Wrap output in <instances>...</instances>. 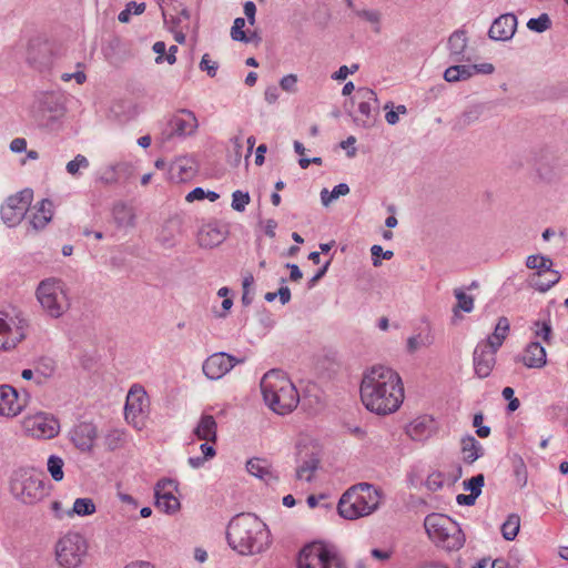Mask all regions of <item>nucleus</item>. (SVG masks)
I'll use <instances>...</instances> for the list:
<instances>
[{"label": "nucleus", "mask_w": 568, "mask_h": 568, "mask_svg": "<svg viewBox=\"0 0 568 568\" xmlns=\"http://www.w3.org/2000/svg\"><path fill=\"white\" fill-rule=\"evenodd\" d=\"M226 538L232 549L243 556L261 554L271 544L267 526L250 513L236 515L230 521Z\"/></svg>", "instance_id": "nucleus-1"}, {"label": "nucleus", "mask_w": 568, "mask_h": 568, "mask_svg": "<svg viewBox=\"0 0 568 568\" xmlns=\"http://www.w3.org/2000/svg\"><path fill=\"white\" fill-rule=\"evenodd\" d=\"M260 386L265 404L274 413L286 415L297 407V389L282 371L271 369L265 373Z\"/></svg>", "instance_id": "nucleus-2"}, {"label": "nucleus", "mask_w": 568, "mask_h": 568, "mask_svg": "<svg viewBox=\"0 0 568 568\" xmlns=\"http://www.w3.org/2000/svg\"><path fill=\"white\" fill-rule=\"evenodd\" d=\"M390 381V369L384 366L373 367L363 377L361 398L366 408L377 415L390 413L387 397V385Z\"/></svg>", "instance_id": "nucleus-3"}, {"label": "nucleus", "mask_w": 568, "mask_h": 568, "mask_svg": "<svg viewBox=\"0 0 568 568\" xmlns=\"http://www.w3.org/2000/svg\"><path fill=\"white\" fill-rule=\"evenodd\" d=\"M378 506V496L372 485L362 483L348 488L341 497L338 514L348 520L372 514Z\"/></svg>", "instance_id": "nucleus-4"}, {"label": "nucleus", "mask_w": 568, "mask_h": 568, "mask_svg": "<svg viewBox=\"0 0 568 568\" xmlns=\"http://www.w3.org/2000/svg\"><path fill=\"white\" fill-rule=\"evenodd\" d=\"M11 490L24 504H36L45 495L44 473L32 467H20L14 470Z\"/></svg>", "instance_id": "nucleus-5"}, {"label": "nucleus", "mask_w": 568, "mask_h": 568, "mask_svg": "<svg viewBox=\"0 0 568 568\" xmlns=\"http://www.w3.org/2000/svg\"><path fill=\"white\" fill-rule=\"evenodd\" d=\"M424 527L429 538L446 550H458L464 546V532L447 516L430 514L426 516Z\"/></svg>", "instance_id": "nucleus-6"}, {"label": "nucleus", "mask_w": 568, "mask_h": 568, "mask_svg": "<svg viewBox=\"0 0 568 568\" xmlns=\"http://www.w3.org/2000/svg\"><path fill=\"white\" fill-rule=\"evenodd\" d=\"M297 568H346V564L334 545L313 541L301 549Z\"/></svg>", "instance_id": "nucleus-7"}, {"label": "nucleus", "mask_w": 568, "mask_h": 568, "mask_svg": "<svg viewBox=\"0 0 568 568\" xmlns=\"http://www.w3.org/2000/svg\"><path fill=\"white\" fill-rule=\"evenodd\" d=\"M36 295L43 311L52 318L61 317L70 306L64 283L58 278L51 277L41 281Z\"/></svg>", "instance_id": "nucleus-8"}, {"label": "nucleus", "mask_w": 568, "mask_h": 568, "mask_svg": "<svg viewBox=\"0 0 568 568\" xmlns=\"http://www.w3.org/2000/svg\"><path fill=\"white\" fill-rule=\"evenodd\" d=\"M87 540L80 534L63 536L55 546L57 560L65 568H77L87 555Z\"/></svg>", "instance_id": "nucleus-9"}, {"label": "nucleus", "mask_w": 568, "mask_h": 568, "mask_svg": "<svg viewBox=\"0 0 568 568\" xmlns=\"http://www.w3.org/2000/svg\"><path fill=\"white\" fill-rule=\"evenodd\" d=\"M31 199L32 193L29 190L9 196L1 206V219L3 223L9 227L18 225L23 220Z\"/></svg>", "instance_id": "nucleus-10"}, {"label": "nucleus", "mask_w": 568, "mask_h": 568, "mask_svg": "<svg viewBox=\"0 0 568 568\" xmlns=\"http://www.w3.org/2000/svg\"><path fill=\"white\" fill-rule=\"evenodd\" d=\"M358 102V111L361 116L354 119L356 124L369 128L374 124L375 115L378 114L379 103L376 93L368 88H359L356 92Z\"/></svg>", "instance_id": "nucleus-11"}, {"label": "nucleus", "mask_w": 568, "mask_h": 568, "mask_svg": "<svg viewBox=\"0 0 568 568\" xmlns=\"http://www.w3.org/2000/svg\"><path fill=\"white\" fill-rule=\"evenodd\" d=\"M244 358H236L225 352L210 355L203 363L204 375L210 379H220L227 374L236 364L243 363Z\"/></svg>", "instance_id": "nucleus-12"}, {"label": "nucleus", "mask_w": 568, "mask_h": 568, "mask_svg": "<svg viewBox=\"0 0 568 568\" xmlns=\"http://www.w3.org/2000/svg\"><path fill=\"white\" fill-rule=\"evenodd\" d=\"M36 116L41 122L57 120L64 113L60 98L54 93H41L33 105Z\"/></svg>", "instance_id": "nucleus-13"}, {"label": "nucleus", "mask_w": 568, "mask_h": 568, "mask_svg": "<svg viewBox=\"0 0 568 568\" xmlns=\"http://www.w3.org/2000/svg\"><path fill=\"white\" fill-rule=\"evenodd\" d=\"M176 489L172 479H161L154 489L155 507L163 513L173 514L180 508L179 499L173 495Z\"/></svg>", "instance_id": "nucleus-14"}, {"label": "nucleus", "mask_w": 568, "mask_h": 568, "mask_svg": "<svg viewBox=\"0 0 568 568\" xmlns=\"http://www.w3.org/2000/svg\"><path fill=\"white\" fill-rule=\"evenodd\" d=\"M497 351L483 341L477 344L473 354L474 369L477 377L486 378L490 375L496 364L495 355Z\"/></svg>", "instance_id": "nucleus-15"}, {"label": "nucleus", "mask_w": 568, "mask_h": 568, "mask_svg": "<svg viewBox=\"0 0 568 568\" xmlns=\"http://www.w3.org/2000/svg\"><path fill=\"white\" fill-rule=\"evenodd\" d=\"M225 225L214 221L203 224L197 232V243L201 247L213 248L222 244L227 237Z\"/></svg>", "instance_id": "nucleus-16"}, {"label": "nucleus", "mask_w": 568, "mask_h": 568, "mask_svg": "<svg viewBox=\"0 0 568 568\" xmlns=\"http://www.w3.org/2000/svg\"><path fill=\"white\" fill-rule=\"evenodd\" d=\"M24 426L32 436L39 438H52L58 434L57 420L44 413L27 418Z\"/></svg>", "instance_id": "nucleus-17"}, {"label": "nucleus", "mask_w": 568, "mask_h": 568, "mask_svg": "<svg viewBox=\"0 0 568 568\" xmlns=\"http://www.w3.org/2000/svg\"><path fill=\"white\" fill-rule=\"evenodd\" d=\"M437 432L435 419L429 415H423L406 425L405 434L415 442H424Z\"/></svg>", "instance_id": "nucleus-18"}, {"label": "nucleus", "mask_w": 568, "mask_h": 568, "mask_svg": "<svg viewBox=\"0 0 568 568\" xmlns=\"http://www.w3.org/2000/svg\"><path fill=\"white\" fill-rule=\"evenodd\" d=\"M517 29V18L513 13H505L494 20L488 37L495 41L510 40Z\"/></svg>", "instance_id": "nucleus-19"}, {"label": "nucleus", "mask_w": 568, "mask_h": 568, "mask_svg": "<svg viewBox=\"0 0 568 568\" xmlns=\"http://www.w3.org/2000/svg\"><path fill=\"white\" fill-rule=\"evenodd\" d=\"M98 436L97 427L92 423H80L70 433L74 446L81 452H90Z\"/></svg>", "instance_id": "nucleus-20"}, {"label": "nucleus", "mask_w": 568, "mask_h": 568, "mask_svg": "<svg viewBox=\"0 0 568 568\" xmlns=\"http://www.w3.org/2000/svg\"><path fill=\"white\" fill-rule=\"evenodd\" d=\"M197 172L196 163L193 159L182 156L173 161L169 166V179L174 182H185L191 180Z\"/></svg>", "instance_id": "nucleus-21"}, {"label": "nucleus", "mask_w": 568, "mask_h": 568, "mask_svg": "<svg viewBox=\"0 0 568 568\" xmlns=\"http://www.w3.org/2000/svg\"><path fill=\"white\" fill-rule=\"evenodd\" d=\"M171 133L179 136L191 135L197 129V120L195 114L190 110H181L170 121Z\"/></svg>", "instance_id": "nucleus-22"}, {"label": "nucleus", "mask_w": 568, "mask_h": 568, "mask_svg": "<svg viewBox=\"0 0 568 568\" xmlns=\"http://www.w3.org/2000/svg\"><path fill=\"white\" fill-rule=\"evenodd\" d=\"M22 410L18 402L17 390L9 385L0 386V415L6 417L17 416Z\"/></svg>", "instance_id": "nucleus-23"}, {"label": "nucleus", "mask_w": 568, "mask_h": 568, "mask_svg": "<svg viewBox=\"0 0 568 568\" xmlns=\"http://www.w3.org/2000/svg\"><path fill=\"white\" fill-rule=\"evenodd\" d=\"M148 396L143 387L133 385L129 390L125 403V418H130L131 416L134 418L139 414L144 412L146 406Z\"/></svg>", "instance_id": "nucleus-24"}, {"label": "nucleus", "mask_w": 568, "mask_h": 568, "mask_svg": "<svg viewBox=\"0 0 568 568\" xmlns=\"http://www.w3.org/2000/svg\"><path fill=\"white\" fill-rule=\"evenodd\" d=\"M521 361L529 368H541L546 365V349L539 342H531L525 348Z\"/></svg>", "instance_id": "nucleus-25"}, {"label": "nucleus", "mask_w": 568, "mask_h": 568, "mask_svg": "<svg viewBox=\"0 0 568 568\" xmlns=\"http://www.w3.org/2000/svg\"><path fill=\"white\" fill-rule=\"evenodd\" d=\"M460 452L463 454V460L467 465L474 464L485 454L484 447L473 435H465L462 437Z\"/></svg>", "instance_id": "nucleus-26"}, {"label": "nucleus", "mask_w": 568, "mask_h": 568, "mask_svg": "<svg viewBox=\"0 0 568 568\" xmlns=\"http://www.w3.org/2000/svg\"><path fill=\"white\" fill-rule=\"evenodd\" d=\"M194 436L200 440L215 443L217 438V424L212 415L203 414L193 429Z\"/></svg>", "instance_id": "nucleus-27"}, {"label": "nucleus", "mask_w": 568, "mask_h": 568, "mask_svg": "<svg viewBox=\"0 0 568 568\" xmlns=\"http://www.w3.org/2000/svg\"><path fill=\"white\" fill-rule=\"evenodd\" d=\"M448 49L450 53V58L455 62H460L464 60V52L467 47V36L466 31L463 29L454 31L448 38Z\"/></svg>", "instance_id": "nucleus-28"}, {"label": "nucleus", "mask_w": 568, "mask_h": 568, "mask_svg": "<svg viewBox=\"0 0 568 568\" xmlns=\"http://www.w3.org/2000/svg\"><path fill=\"white\" fill-rule=\"evenodd\" d=\"M300 457L301 464L296 469V478L310 481L313 473L318 468L320 458L314 452H306L304 457H302V453H300Z\"/></svg>", "instance_id": "nucleus-29"}, {"label": "nucleus", "mask_w": 568, "mask_h": 568, "mask_svg": "<svg viewBox=\"0 0 568 568\" xmlns=\"http://www.w3.org/2000/svg\"><path fill=\"white\" fill-rule=\"evenodd\" d=\"M560 277L561 276L559 272L551 268L544 274L534 273L529 280V283L535 290L539 292H547L560 281Z\"/></svg>", "instance_id": "nucleus-30"}, {"label": "nucleus", "mask_w": 568, "mask_h": 568, "mask_svg": "<svg viewBox=\"0 0 568 568\" xmlns=\"http://www.w3.org/2000/svg\"><path fill=\"white\" fill-rule=\"evenodd\" d=\"M509 332V321L507 317L501 316L498 318L493 335L488 336L484 342L489 344L495 349H499Z\"/></svg>", "instance_id": "nucleus-31"}, {"label": "nucleus", "mask_w": 568, "mask_h": 568, "mask_svg": "<svg viewBox=\"0 0 568 568\" xmlns=\"http://www.w3.org/2000/svg\"><path fill=\"white\" fill-rule=\"evenodd\" d=\"M112 214L115 223L120 227L132 226L134 224L133 209L123 202H119L113 206Z\"/></svg>", "instance_id": "nucleus-32"}, {"label": "nucleus", "mask_w": 568, "mask_h": 568, "mask_svg": "<svg viewBox=\"0 0 568 568\" xmlns=\"http://www.w3.org/2000/svg\"><path fill=\"white\" fill-rule=\"evenodd\" d=\"M246 469L247 471L265 481L268 480V478H272V473L270 469V466L267 465V462L265 459L261 458H252L246 463Z\"/></svg>", "instance_id": "nucleus-33"}, {"label": "nucleus", "mask_w": 568, "mask_h": 568, "mask_svg": "<svg viewBox=\"0 0 568 568\" xmlns=\"http://www.w3.org/2000/svg\"><path fill=\"white\" fill-rule=\"evenodd\" d=\"M97 510L95 504L92 498H77L73 503V507L67 511L69 517L74 515L83 517L94 514Z\"/></svg>", "instance_id": "nucleus-34"}, {"label": "nucleus", "mask_w": 568, "mask_h": 568, "mask_svg": "<svg viewBox=\"0 0 568 568\" xmlns=\"http://www.w3.org/2000/svg\"><path fill=\"white\" fill-rule=\"evenodd\" d=\"M520 527V517L517 514H510L501 525V534L506 540H514L518 535Z\"/></svg>", "instance_id": "nucleus-35"}, {"label": "nucleus", "mask_w": 568, "mask_h": 568, "mask_svg": "<svg viewBox=\"0 0 568 568\" xmlns=\"http://www.w3.org/2000/svg\"><path fill=\"white\" fill-rule=\"evenodd\" d=\"M526 266L536 270L535 273L544 274L552 267V261L542 255H529L526 260Z\"/></svg>", "instance_id": "nucleus-36"}, {"label": "nucleus", "mask_w": 568, "mask_h": 568, "mask_svg": "<svg viewBox=\"0 0 568 568\" xmlns=\"http://www.w3.org/2000/svg\"><path fill=\"white\" fill-rule=\"evenodd\" d=\"M393 390L396 392V394L393 393V414L399 409L402 406L404 399H405V389H404V383L402 381V377L398 373L393 371Z\"/></svg>", "instance_id": "nucleus-37"}, {"label": "nucleus", "mask_w": 568, "mask_h": 568, "mask_svg": "<svg viewBox=\"0 0 568 568\" xmlns=\"http://www.w3.org/2000/svg\"><path fill=\"white\" fill-rule=\"evenodd\" d=\"M349 193V186L346 183H339L334 186V189L328 192L327 189H323L321 191V201L324 206H327L332 201L338 199L342 195H346Z\"/></svg>", "instance_id": "nucleus-38"}, {"label": "nucleus", "mask_w": 568, "mask_h": 568, "mask_svg": "<svg viewBox=\"0 0 568 568\" xmlns=\"http://www.w3.org/2000/svg\"><path fill=\"white\" fill-rule=\"evenodd\" d=\"M64 462L57 455H51L47 462V468L54 481H61L64 477L63 473Z\"/></svg>", "instance_id": "nucleus-39"}, {"label": "nucleus", "mask_w": 568, "mask_h": 568, "mask_svg": "<svg viewBox=\"0 0 568 568\" xmlns=\"http://www.w3.org/2000/svg\"><path fill=\"white\" fill-rule=\"evenodd\" d=\"M484 106L481 104H474L466 108L459 116V124L462 126H467L475 121H477L483 114Z\"/></svg>", "instance_id": "nucleus-40"}, {"label": "nucleus", "mask_w": 568, "mask_h": 568, "mask_svg": "<svg viewBox=\"0 0 568 568\" xmlns=\"http://www.w3.org/2000/svg\"><path fill=\"white\" fill-rule=\"evenodd\" d=\"M454 295L457 300V304L454 307V313L457 314L458 310H462L466 313H469L474 308V298L470 295H467L463 290L456 288L454 291Z\"/></svg>", "instance_id": "nucleus-41"}, {"label": "nucleus", "mask_w": 568, "mask_h": 568, "mask_svg": "<svg viewBox=\"0 0 568 568\" xmlns=\"http://www.w3.org/2000/svg\"><path fill=\"white\" fill-rule=\"evenodd\" d=\"M513 467L517 485L520 488L525 487L527 485V467L524 459L520 456L515 455L513 458Z\"/></svg>", "instance_id": "nucleus-42"}, {"label": "nucleus", "mask_w": 568, "mask_h": 568, "mask_svg": "<svg viewBox=\"0 0 568 568\" xmlns=\"http://www.w3.org/2000/svg\"><path fill=\"white\" fill-rule=\"evenodd\" d=\"M245 27V19L244 18H236L233 22V26L231 28V38L234 41L248 43L252 41V38H250L245 31L243 30Z\"/></svg>", "instance_id": "nucleus-43"}, {"label": "nucleus", "mask_w": 568, "mask_h": 568, "mask_svg": "<svg viewBox=\"0 0 568 568\" xmlns=\"http://www.w3.org/2000/svg\"><path fill=\"white\" fill-rule=\"evenodd\" d=\"M527 28L537 33H541L551 28V20L547 13H541L538 18L529 19Z\"/></svg>", "instance_id": "nucleus-44"}, {"label": "nucleus", "mask_w": 568, "mask_h": 568, "mask_svg": "<svg viewBox=\"0 0 568 568\" xmlns=\"http://www.w3.org/2000/svg\"><path fill=\"white\" fill-rule=\"evenodd\" d=\"M144 10H145L144 2L138 3L135 1H131L125 6V9L119 13L118 19L122 23H128L131 19L132 13L141 14L144 12Z\"/></svg>", "instance_id": "nucleus-45"}, {"label": "nucleus", "mask_w": 568, "mask_h": 568, "mask_svg": "<svg viewBox=\"0 0 568 568\" xmlns=\"http://www.w3.org/2000/svg\"><path fill=\"white\" fill-rule=\"evenodd\" d=\"M118 184L126 183L134 175V168L129 162H118L114 164Z\"/></svg>", "instance_id": "nucleus-46"}, {"label": "nucleus", "mask_w": 568, "mask_h": 568, "mask_svg": "<svg viewBox=\"0 0 568 568\" xmlns=\"http://www.w3.org/2000/svg\"><path fill=\"white\" fill-rule=\"evenodd\" d=\"M485 485V477L483 474H478L476 476H473L471 478L465 480L463 483L464 489L469 490L470 494L479 497L481 494V489Z\"/></svg>", "instance_id": "nucleus-47"}, {"label": "nucleus", "mask_w": 568, "mask_h": 568, "mask_svg": "<svg viewBox=\"0 0 568 568\" xmlns=\"http://www.w3.org/2000/svg\"><path fill=\"white\" fill-rule=\"evenodd\" d=\"M251 197L248 192L236 190L232 194V209L237 212H244L246 205L250 203Z\"/></svg>", "instance_id": "nucleus-48"}, {"label": "nucleus", "mask_w": 568, "mask_h": 568, "mask_svg": "<svg viewBox=\"0 0 568 568\" xmlns=\"http://www.w3.org/2000/svg\"><path fill=\"white\" fill-rule=\"evenodd\" d=\"M89 165V160L84 155L78 154L73 160L67 163L65 169L69 174L77 175L81 168L88 169Z\"/></svg>", "instance_id": "nucleus-49"}, {"label": "nucleus", "mask_w": 568, "mask_h": 568, "mask_svg": "<svg viewBox=\"0 0 568 568\" xmlns=\"http://www.w3.org/2000/svg\"><path fill=\"white\" fill-rule=\"evenodd\" d=\"M55 369V363L53 359L49 357H43L39 361L36 373L39 374L41 377H50Z\"/></svg>", "instance_id": "nucleus-50"}, {"label": "nucleus", "mask_w": 568, "mask_h": 568, "mask_svg": "<svg viewBox=\"0 0 568 568\" xmlns=\"http://www.w3.org/2000/svg\"><path fill=\"white\" fill-rule=\"evenodd\" d=\"M430 344H432V338L428 335H426L424 337L420 334L417 335V336H410L407 339V352L408 353H414L420 346H428Z\"/></svg>", "instance_id": "nucleus-51"}, {"label": "nucleus", "mask_w": 568, "mask_h": 568, "mask_svg": "<svg viewBox=\"0 0 568 568\" xmlns=\"http://www.w3.org/2000/svg\"><path fill=\"white\" fill-rule=\"evenodd\" d=\"M535 335L536 337L542 338L546 343H549L551 339V325L549 322H535Z\"/></svg>", "instance_id": "nucleus-52"}, {"label": "nucleus", "mask_w": 568, "mask_h": 568, "mask_svg": "<svg viewBox=\"0 0 568 568\" xmlns=\"http://www.w3.org/2000/svg\"><path fill=\"white\" fill-rule=\"evenodd\" d=\"M100 181L105 185L118 184V178L114 164L108 165L100 175Z\"/></svg>", "instance_id": "nucleus-53"}, {"label": "nucleus", "mask_w": 568, "mask_h": 568, "mask_svg": "<svg viewBox=\"0 0 568 568\" xmlns=\"http://www.w3.org/2000/svg\"><path fill=\"white\" fill-rule=\"evenodd\" d=\"M199 67H200L201 71H205L207 73V75L211 78L215 77L217 68H219L217 63L212 61L207 53H205L202 57Z\"/></svg>", "instance_id": "nucleus-54"}, {"label": "nucleus", "mask_w": 568, "mask_h": 568, "mask_svg": "<svg viewBox=\"0 0 568 568\" xmlns=\"http://www.w3.org/2000/svg\"><path fill=\"white\" fill-rule=\"evenodd\" d=\"M443 486V475L440 473H434L429 475L426 479V487L432 490L436 491L440 489Z\"/></svg>", "instance_id": "nucleus-55"}, {"label": "nucleus", "mask_w": 568, "mask_h": 568, "mask_svg": "<svg viewBox=\"0 0 568 568\" xmlns=\"http://www.w3.org/2000/svg\"><path fill=\"white\" fill-rule=\"evenodd\" d=\"M297 77L295 74H287L280 81V85L284 91L294 92L296 90Z\"/></svg>", "instance_id": "nucleus-56"}, {"label": "nucleus", "mask_w": 568, "mask_h": 568, "mask_svg": "<svg viewBox=\"0 0 568 568\" xmlns=\"http://www.w3.org/2000/svg\"><path fill=\"white\" fill-rule=\"evenodd\" d=\"M358 70L357 64H353L351 68L347 65H342L336 72L332 74V79L334 80H345L348 74H352Z\"/></svg>", "instance_id": "nucleus-57"}, {"label": "nucleus", "mask_w": 568, "mask_h": 568, "mask_svg": "<svg viewBox=\"0 0 568 568\" xmlns=\"http://www.w3.org/2000/svg\"><path fill=\"white\" fill-rule=\"evenodd\" d=\"M51 221V215L40 214L39 212L34 213L31 224L36 230L43 229Z\"/></svg>", "instance_id": "nucleus-58"}, {"label": "nucleus", "mask_w": 568, "mask_h": 568, "mask_svg": "<svg viewBox=\"0 0 568 568\" xmlns=\"http://www.w3.org/2000/svg\"><path fill=\"white\" fill-rule=\"evenodd\" d=\"M455 68L458 70L459 81L467 80L474 75L473 70H475V67L471 64H456Z\"/></svg>", "instance_id": "nucleus-59"}, {"label": "nucleus", "mask_w": 568, "mask_h": 568, "mask_svg": "<svg viewBox=\"0 0 568 568\" xmlns=\"http://www.w3.org/2000/svg\"><path fill=\"white\" fill-rule=\"evenodd\" d=\"M244 13L247 18V22L253 26L255 23L256 6L253 1H246L244 3Z\"/></svg>", "instance_id": "nucleus-60"}, {"label": "nucleus", "mask_w": 568, "mask_h": 568, "mask_svg": "<svg viewBox=\"0 0 568 568\" xmlns=\"http://www.w3.org/2000/svg\"><path fill=\"white\" fill-rule=\"evenodd\" d=\"M356 14L371 23H378L379 22V13L377 11H371V10H358L356 11Z\"/></svg>", "instance_id": "nucleus-61"}, {"label": "nucleus", "mask_w": 568, "mask_h": 568, "mask_svg": "<svg viewBox=\"0 0 568 568\" xmlns=\"http://www.w3.org/2000/svg\"><path fill=\"white\" fill-rule=\"evenodd\" d=\"M10 150L13 153H21L27 150V140L23 138H16L10 143Z\"/></svg>", "instance_id": "nucleus-62"}, {"label": "nucleus", "mask_w": 568, "mask_h": 568, "mask_svg": "<svg viewBox=\"0 0 568 568\" xmlns=\"http://www.w3.org/2000/svg\"><path fill=\"white\" fill-rule=\"evenodd\" d=\"M153 51L158 54V57L155 58V63L160 64L164 61V53H165V50H166V45L163 41H156L154 44H153Z\"/></svg>", "instance_id": "nucleus-63"}, {"label": "nucleus", "mask_w": 568, "mask_h": 568, "mask_svg": "<svg viewBox=\"0 0 568 568\" xmlns=\"http://www.w3.org/2000/svg\"><path fill=\"white\" fill-rule=\"evenodd\" d=\"M206 196V192L202 187H195L187 195L185 196V200L187 202H194L199 200H204Z\"/></svg>", "instance_id": "nucleus-64"}]
</instances>
